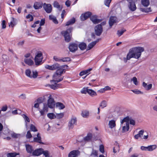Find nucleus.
<instances>
[{
	"mask_svg": "<svg viewBox=\"0 0 157 157\" xmlns=\"http://www.w3.org/2000/svg\"><path fill=\"white\" fill-rule=\"evenodd\" d=\"M43 149L40 148L36 149L33 152V155L35 156H39L43 153Z\"/></svg>",
	"mask_w": 157,
	"mask_h": 157,
	"instance_id": "nucleus-16",
	"label": "nucleus"
},
{
	"mask_svg": "<svg viewBox=\"0 0 157 157\" xmlns=\"http://www.w3.org/2000/svg\"><path fill=\"white\" fill-rule=\"evenodd\" d=\"M129 117L128 116L125 117L121 121V127L122 128V132H125L128 131L129 129Z\"/></svg>",
	"mask_w": 157,
	"mask_h": 157,
	"instance_id": "nucleus-3",
	"label": "nucleus"
},
{
	"mask_svg": "<svg viewBox=\"0 0 157 157\" xmlns=\"http://www.w3.org/2000/svg\"><path fill=\"white\" fill-rule=\"evenodd\" d=\"M48 111V107L46 104H44V106L42 110H40L41 116L44 115L45 113H47Z\"/></svg>",
	"mask_w": 157,
	"mask_h": 157,
	"instance_id": "nucleus-18",
	"label": "nucleus"
},
{
	"mask_svg": "<svg viewBox=\"0 0 157 157\" xmlns=\"http://www.w3.org/2000/svg\"><path fill=\"white\" fill-rule=\"evenodd\" d=\"M88 93L91 96H94L97 95L95 91L91 89L88 90Z\"/></svg>",
	"mask_w": 157,
	"mask_h": 157,
	"instance_id": "nucleus-39",
	"label": "nucleus"
},
{
	"mask_svg": "<svg viewBox=\"0 0 157 157\" xmlns=\"http://www.w3.org/2000/svg\"><path fill=\"white\" fill-rule=\"evenodd\" d=\"M53 6L54 7L57 8L59 10H61L62 8L60 7L59 3L56 1L54 2Z\"/></svg>",
	"mask_w": 157,
	"mask_h": 157,
	"instance_id": "nucleus-37",
	"label": "nucleus"
},
{
	"mask_svg": "<svg viewBox=\"0 0 157 157\" xmlns=\"http://www.w3.org/2000/svg\"><path fill=\"white\" fill-rule=\"evenodd\" d=\"M52 83H54V85H49V86H50V87L52 89H53L54 90L57 89L58 87V84H57V83L56 84H55L54 83V82H52Z\"/></svg>",
	"mask_w": 157,
	"mask_h": 157,
	"instance_id": "nucleus-47",
	"label": "nucleus"
},
{
	"mask_svg": "<svg viewBox=\"0 0 157 157\" xmlns=\"http://www.w3.org/2000/svg\"><path fill=\"white\" fill-rule=\"evenodd\" d=\"M99 39H98L96 41H93L90 43L87 46L88 50H89L91 49L97 43V42H98Z\"/></svg>",
	"mask_w": 157,
	"mask_h": 157,
	"instance_id": "nucleus-26",
	"label": "nucleus"
},
{
	"mask_svg": "<svg viewBox=\"0 0 157 157\" xmlns=\"http://www.w3.org/2000/svg\"><path fill=\"white\" fill-rule=\"evenodd\" d=\"M70 58L69 57H65L62 58L61 59V61L63 62H67L70 61Z\"/></svg>",
	"mask_w": 157,
	"mask_h": 157,
	"instance_id": "nucleus-62",
	"label": "nucleus"
},
{
	"mask_svg": "<svg viewBox=\"0 0 157 157\" xmlns=\"http://www.w3.org/2000/svg\"><path fill=\"white\" fill-rule=\"evenodd\" d=\"M140 10L141 11L145 13H148L151 11L150 8H140Z\"/></svg>",
	"mask_w": 157,
	"mask_h": 157,
	"instance_id": "nucleus-46",
	"label": "nucleus"
},
{
	"mask_svg": "<svg viewBox=\"0 0 157 157\" xmlns=\"http://www.w3.org/2000/svg\"><path fill=\"white\" fill-rule=\"evenodd\" d=\"M157 146L156 145H151L148 146V151H151L155 149Z\"/></svg>",
	"mask_w": 157,
	"mask_h": 157,
	"instance_id": "nucleus-33",
	"label": "nucleus"
},
{
	"mask_svg": "<svg viewBox=\"0 0 157 157\" xmlns=\"http://www.w3.org/2000/svg\"><path fill=\"white\" fill-rule=\"evenodd\" d=\"M144 50V48L141 47H136L130 49L127 56V57L124 58V61L126 63L127 60L132 58L139 59L141 56V53Z\"/></svg>",
	"mask_w": 157,
	"mask_h": 157,
	"instance_id": "nucleus-1",
	"label": "nucleus"
},
{
	"mask_svg": "<svg viewBox=\"0 0 157 157\" xmlns=\"http://www.w3.org/2000/svg\"><path fill=\"white\" fill-rule=\"evenodd\" d=\"M131 91L133 92L134 93L136 94H143V93L141 92L140 90L137 89L132 90Z\"/></svg>",
	"mask_w": 157,
	"mask_h": 157,
	"instance_id": "nucleus-54",
	"label": "nucleus"
},
{
	"mask_svg": "<svg viewBox=\"0 0 157 157\" xmlns=\"http://www.w3.org/2000/svg\"><path fill=\"white\" fill-rule=\"evenodd\" d=\"M26 137L27 138L29 139L32 137V135L30 133V131H28L26 135Z\"/></svg>",
	"mask_w": 157,
	"mask_h": 157,
	"instance_id": "nucleus-61",
	"label": "nucleus"
},
{
	"mask_svg": "<svg viewBox=\"0 0 157 157\" xmlns=\"http://www.w3.org/2000/svg\"><path fill=\"white\" fill-rule=\"evenodd\" d=\"M92 69L90 68L87 70L82 71L79 73V75L80 76H82L83 75H86L87 74L89 73L90 71Z\"/></svg>",
	"mask_w": 157,
	"mask_h": 157,
	"instance_id": "nucleus-36",
	"label": "nucleus"
},
{
	"mask_svg": "<svg viewBox=\"0 0 157 157\" xmlns=\"http://www.w3.org/2000/svg\"><path fill=\"white\" fill-rule=\"evenodd\" d=\"M92 136V134L91 133H88L87 136L83 138V140L82 141V142L86 143L87 142L90 141L91 140Z\"/></svg>",
	"mask_w": 157,
	"mask_h": 157,
	"instance_id": "nucleus-14",
	"label": "nucleus"
},
{
	"mask_svg": "<svg viewBox=\"0 0 157 157\" xmlns=\"http://www.w3.org/2000/svg\"><path fill=\"white\" fill-rule=\"evenodd\" d=\"M19 153H16L15 152H10L8 153L6 155L7 157H15L17 155H19Z\"/></svg>",
	"mask_w": 157,
	"mask_h": 157,
	"instance_id": "nucleus-29",
	"label": "nucleus"
},
{
	"mask_svg": "<svg viewBox=\"0 0 157 157\" xmlns=\"http://www.w3.org/2000/svg\"><path fill=\"white\" fill-rule=\"evenodd\" d=\"M142 4L145 7H147L150 4L149 0H141Z\"/></svg>",
	"mask_w": 157,
	"mask_h": 157,
	"instance_id": "nucleus-32",
	"label": "nucleus"
},
{
	"mask_svg": "<svg viewBox=\"0 0 157 157\" xmlns=\"http://www.w3.org/2000/svg\"><path fill=\"white\" fill-rule=\"evenodd\" d=\"M43 6L44 10L47 13H50L52 12V7L50 4L44 3Z\"/></svg>",
	"mask_w": 157,
	"mask_h": 157,
	"instance_id": "nucleus-8",
	"label": "nucleus"
},
{
	"mask_svg": "<svg viewBox=\"0 0 157 157\" xmlns=\"http://www.w3.org/2000/svg\"><path fill=\"white\" fill-rule=\"evenodd\" d=\"M75 21V19L74 17L72 18L69 20L66 23V26H68L69 25H72L74 24Z\"/></svg>",
	"mask_w": 157,
	"mask_h": 157,
	"instance_id": "nucleus-31",
	"label": "nucleus"
},
{
	"mask_svg": "<svg viewBox=\"0 0 157 157\" xmlns=\"http://www.w3.org/2000/svg\"><path fill=\"white\" fill-rule=\"evenodd\" d=\"M64 70L62 68H59L57 70L53 76L52 80H51V82H54L56 83L60 82L63 80V76L62 75L64 72Z\"/></svg>",
	"mask_w": 157,
	"mask_h": 157,
	"instance_id": "nucleus-2",
	"label": "nucleus"
},
{
	"mask_svg": "<svg viewBox=\"0 0 157 157\" xmlns=\"http://www.w3.org/2000/svg\"><path fill=\"white\" fill-rule=\"evenodd\" d=\"M43 59L42 54L41 52L39 51L37 52L35 58V61L36 65H39L40 64Z\"/></svg>",
	"mask_w": 157,
	"mask_h": 157,
	"instance_id": "nucleus-5",
	"label": "nucleus"
},
{
	"mask_svg": "<svg viewBox=\"0 0 157 157\" xmlns=\"http://www.w3.org/2000/svg\"><path fill=\"white\" fill-rule=\"evenodd\" d=\"M91 15V13L89 12H86L84 14H82L80 16L81 21H84L90 17Z\"/></svg>",
	"mask_w": 157,
	"mask_h": 157,
	"instance_id": "nucleus-15",
	"label": "nucleus"
},
{
	"mask_svg": "<svg viewBox=\"0 0 157 157\" xmlns=\"http://www.w3.org/2000/svg\"><path fill=\"white\" fill-rule=\"evenodd\" d=\"M129 3L128 6L129 9L132 11H135L136 9V7L135 2L133 0H127Z\"/></svg>",
	"mask_w": 157,
	"mask_h": 157,
	"instance_id": "nucleus-11",
	"label": "nucleus"
},
{
	"mask_svg": "<svg viewBox=\"0 0 157 157\" xmlns=\"http://www.w3.org/2000/svg\"><path fill=\"white\" fill-rule=\"evenodd\" d=\"M145 132L143 130H141L139 131L138 134L135 135L134 136V138L136 139H138L139 138H140L142 139L143 136L144 135Z\"/></svg>",
	"mask_w": 157,
	"mask_h": 157,
	"instance_id": "nucleus-20",
	"label": "nucleus"
},
{
	"mask_svg": "<svg viewBox=\"0 0 157 157\" xmlns=\"http://www.w3.org/2000/svg\"><path fill=\"white\" fill-rule=\"evenodd\" d=\"M30 129L33 132H36L37 131L36 127L33 124H31L30 125Z\"/></svg>",
	"mask_w": 157,
	"mask_h": 157,
	"instance_id": "nucleus-50",
	"label": "nucleus"
},
{
	"mask_svg": "<svg viewBox=\"0 0 157 157\" xmlns=\"http://www.w3.org/2000/svg\"><path fill=\"white\" fill-rule=\"evenodd\" d=\"M22 116L24 118V119L25 120V126L27 128L28 127V123H29L30 122V120L29 118L25 114H23L22 115Z\"/></svg>",
	"mask_w": 157,
	"mask_h": 157,
	"instance_id": "nucleus-24",
	"label": "nucleus"
},
{
	"mask_svg": "<svg viewBox=\"0 0 157 157\" xmlns=\"http://www.w3.org/2000/svg\"><path fill=\"white\" fill-rule=\"evenodd\" d=\"M56 106L59 109H62L65 107V105L62 103L57 102L56 104Z\"/></svg>",
	"mask_w": 157,
	"mask_h": 157,
	"instance_id": "nucleus-28",
	"label": "nucleus"
},
{
	"mask_svg": "<svg viewBox=\"0 0 157 157\" xmlns=\"http://www.w3.org/2000/svg\"><path fill=\"white\" fill-rule=\"evenodd\" d=\"M25 147L26 150L28 153H33V149L31 145L29 144H26Z\"/></svg>",
	"mask_w": 157,
	"mask_h": 157,
	"instance_id": "nucleus-23",
	"label": "nucleus"
},
{
	"mask_svg": "<svg viewBox=\"0 0 157 157\" xmlns=\"http://www.w3.org/2000/svg\"><path fill=\"white\" fill-rule=\"evenodd\" d=\"M25 73L27 76L30 78H32V74L31 70L29 69H27L26 70Z\"/></svg>",
	"mask_w": 157,
	"mask_h": 157,
	"instance_id": "nucleus-42",
	"label": "nucleus"
},
{
	"mask_svg": "<svg viewBox=\"0 0 157 157\" xmlns=\"http://www.w3.org/2000/svg\"><path fill=\"white\" fill-rule=\"evenodd\" d=\"M43 6V3L41 2H36L34 3L33 7L35 10H37L41 8Z\"/></svg>",
	"mask_w": 157,
	"mask_h": 157,
	"instance_id": "nucleus-19",
	"label": "nucleus"
},
{
	"mask_svg": "<svg viewBox=\"0 0 157 157\" xmlns=\"http://www.w3.org/2000/svg\"><path fill=\"white\" fill-rule=\"evenodd\" d=\"M119 151V144H117L116 146L113 148V152L114 153H116L118 152Z\"/></svg>",
	"mask_w": 157,
	"mask_h": 157,
	"instance_id": "nucleus-41",
	"label": "nucleus"
},
{
	"mask_svg": "<svg viewBox=\"0 0 157 157\" xmlns=\"http://www.w3.org/2000/svg\"><path fill=\"white\" fill-rule=\"evenodd\" d=\"M2 29H5L6 27V21L5 20H3L2 21Z\"/></svg>",
	"mask_w": 157,
	"mask_h": 157,
	"instance_id": "nucleus-64",
	"label": "nucleus"
},
{
	"mask_svg": "<svg viewBox=\"0 0 157 157\" xmlns=\"http://www.w3.org/2000/svg\"><path fill=\"white\" fill-rule=\"evenodd\" d=\"M52 70H55L56 69H58L59 68H61L59 66V65L57 63H56L52 65Z\"/></svg>",
	"mask_w": 157,
	"mask_h": 157,
	"instance_id": "nucleus-44",
	"label": "nucleus"
},
{
	"mask_svg": "<svg viewBox=\"0 0 157 157\" xmlns=\"http://www.w3.org/2000/svg\"><path fill=\"white\" fill-rule=\"evenodd\" d=\"M42 154L44 155L45 157H51L49 155V152L48 151L43 150Z\"/></svg>",
	"mask_w": 157,
	"mask_h": 157,
	"instance_id": "nucleus-51",
	"label": "nucleus"
},
{
	"mask_svg": "<svg viewBox=\"0 0 157 157\" xmlns=\"http://www.w3.org/2000/svg\"><path fill=\"white\" fill-rule=\"evenodd\" d=\"M33 141L40 144H43L41 140V137L39 133L37 135V137L34 138Z\"/></svg>",
	"mask_w": 157,
	"mask_h": 157,
	"instance_id": "nucleus-22",
	"label": "nucleus"
},
{
	"mask_svg": "<svg viewBox=\"0 0 157 157\" xmlns=\"http://www.w3.org/2000/svg\"><path fill=\"white\" fill-rule=\"evenodd\" d=\"M77 119L76 117L72 116L68 123V128L69 130L72 129L74 126L77 124Z\"/></svg>",
	"mask_w": 157,
	"mask_h": 157,
	"instance_id": "nucleus-6",
	"label": "nucleus"
},
{
	"mask_svg": "<svg viewBox=\"0 0 157 157\" xmlns=\"http://www.w3.org/2000/svg\"><path fill=\"white\" fill-rule=\"evenodd\" d=\"M48 99V100L47 106L51 109L53 108L55 106V104L54 100L53 98H52L51 95H50Z\"/></svg>",
	"mask_w": 157,
	"mask_h": 157,
	"instance_id": "nucleus-7",
	"label": "nucleus"
},
{
	"mask_svg": "<svg viewBox=\"0 0 157 157\" xmlns=\"http://www.w3.org/2000/svg\"><path fill=\"white\" fill-rule=\"evenodd\" d=\"M140 149L142 151H148V146H141L140 147Z\"/></svg>",
	"mask_w": 157,
	"mask_h": 157,
	"instance_id": "nucleus-63",
	"label": "nucleus"
},
{
	"mask_svg": "<svg viewBox=\"0 0 157 157\" xmlns=\"http://www.w3.org/2000/svg\"><path fill=\"white\" fill-rule=\"evenodd\" d=\"M126 31V30L125 29L119 30L117 31V34L119 36H120Z\"/></svg>",
	"mask_w": 157,
	"mask_h": 157,
	"instance_id": "nucleus-53",
	"label": "nucleus"
},
{
	"mask_svg": "<svg viewBox=\"0 0 157 157\" xmlns=\"http://www.w3.org/2000/svg\"><path fill=\"white\" fill-rule=\"evenodd\" d=\"M112 0H105L104 1V3L105 5L109 7V4L111 2Z\"/></svg>",
	"mask_w": 157,
	"mask_h": 157,
	"instance_id": "nucleus-55",
	"label": "nucleus"
},
{
	"mask_svg": "<svg viewBox=\"0 0 157 157\" xmlns=\"http://www.w3.org/2000/svg\"><path fill=\"white\" fill-rule=\"evenodd\" d=\"M81 115L83 117L87 118L89 116V112L87 110H84L82 112Z\"/></svg>",
	"mask_w": 157,
	"mask_h": 157,
	"instance_id": "nucleus-35",
	"label": "nucleus"
},
{
	"mask_svg": "<svg viewBox=\"0 0 157 157\" xmlns=\"http://www.w3.org/2000/svg\"><path fill=\"white\" fill-rule=\"evenodd\" d=\"M107 105L106 101L105 100H103L100 103V106L102 108H103L106 106Z\"/></svg>",
	"mask_w": 157,
	"mask_h": 157,
	"instance_id": "nucleus-43",
	"label": "nucleus"
},
{
	"mask_svg": "<svg viewBox=\"0 0 157 157\" xmlns=\"http://www.w3.org/2000/svg\"><path fill=\"white\" fill-rule=\"evenodd\" d=\"M32 78H36L37 76V73L36 71H33L32 75Z\"/></svg>",
	"mask_w": 157,
	"mask_h": 157,
	"instance_id": "nucleus-57",
	"label": "nucleus"
},
{
	"mask_svg": "<svg viewBox=\"0 0 157 157\" xmlns=\"http://www.w3.org/2000/svg\"><path fill=\"white\" fill-rule=\"evenodd\" d=\"M53 59L56 62H61V59L56 56H54Z\"/></svg>",
	"mask_w": 157,
	"mask_h": 157,
	"instance_id": "nucleus-58",
	"label": "nucleus"
},
{
	"mask_svg": "<svg viewBox=\"0 0 157 157\" xmlns=\"http://www.w3.org/2000/svg\"><path fill=\"white\" fill-rule=\"evenodd\" d=\"M73 28L70 27L66 31H63L61 32L65 40L67 42H69L72 38L71 32Z\"/></svg>",
	"mask_w": 157,
	"mask_h": 157,
	"instance_id": "nucleus-4",
	"label": "nucleus"
},
{
	"mask_svg": "<svg viewBox=\"0 0 157 157\" xmlns=\"http://www.w3.org/2000/svg\"><path fill=\"white\" fill-rule=\"evenodd\" d=\"M78 46L81 50H84L86 48V44L82 42L79 44Z\"/></svg>",
	"mask_w": 157,
	"mask_h": 157,
	"instance_id": "nucleus-38",
	"label": "nucleus"
},
{
	"mask_svg": "<svg viewBox=\"0 0 157 157\" xmlns=\"http://www.w3.org/2000/svg\"><path fill=\"white\" fill-rule=\"evenodd\" d=\"M55 116L56 118L58 119H59L63 117L64 116V113H56Z\"/></svg>",
	"mask_w": 157,
	"mask_h": 157,
	"instance_id": "nucleus-45",
	"label": "nucleus"
},
{
	"mask_svg": "<svg viewBox=\"0 0 157 157\" xmlns=\"http://www.w3.org/2000/svg\"><path fill=\"white\" fill-rule=\"evenodd\" d=\"M88 90L87 88L84 87L81 90V92L82 94H86L88 93Z\"/></svg>",
	"mask_w": 157,
	"mask_h": 157,
	"instance_id": "nucleus-52",
	"label": "nucleus"
},
{
	"mask_svg": "<svg viewBox=\"0 0 157 157\" xmlns=\"http://www.w3.org/2000/svg\"><path fill=\"white\" fill-rule=\"evenodd\" d=\"M97 18V17L96 15H93L90 17V19L94 24H98L102 20L98 19Z\"/></svg>",
	"mask_w": 157,
	"mask_h": 157,
	"instance_id": "nucleus-17",
	"label": "nucleus"
},
{
	"mask_svg": "<svg viewBox=\"0 0 157 157\" xmlns=\"http://www.w3.org/2000/svg\"><path fill=\"white\" fill-rule=\"evenodd\" d=\"M131 81L133 82L134 84L137 86L138 84V82L137 81V79L136 77H134L132 79H131Z\"/></svg>",
	"mask_w": 157,
	"mask_h": 157,
	"instance_id": "nucleus-49",
	"label": "nucleus"
},
{
	"mask_svg": "<svg viewBox=\"0 0 157 157\" xmlns=\"http://www.w3.org/2000/svg\"><path fill=\"white\" fill-rule=\"evenodd\" d=\"M16 24V19L13 17H12L10 22L9 24V26H10L12 27H13Z\"/></svg>",
	"mask_w": 157,
	"mask_h": 157,
	"instance_id": "nucleus-34",
	"label": "nucleus"
},
{
	"mask_svg": "<svg viewBox=\"0 0 157 157\" xmlns=\"http://www.w3.org/2000/svg\"><path fill=\"white\" fill-rule=\"evenodd\" d=\"M99 150L102 153H104L105 151L104 150V147L103 145H101L100 146Z\"/></svg>",
	"mask_w": 157,
	"mask_h": 157,
	"instance_id": "nucleus-59",
	"label": "nucleus"
},
{
	"mask_svg": "<svg viewBox=\"0 0 157 157\" xmlns=\"http://www.w3.org/2000/svg\"><path fill=\"white\" fill-rule=\"evenodd\" d=\"M10 134L11 135V136L14 138H17L18 136L19 135L18 134L13 132H11L10 133Z\"/></svg>",
	"mask_w": 157,
	"mask_h": 157,
	"instance_id": "nucleus-56",
	"label": "nucleus"
},
{
	"mask_svg": "<svg viewBox=\"0 0 157 157\" xmlns=\"http://www.w3.org/2000/svg\"><path fill=\"white\" fill-rule=\"evenodd\" d=\"M142 86L147 90H150L152 87V84H151L147 85V84L144 82H143Z\"/></svg>",
	"mask_w": 157,
	"mask_h": 157,
	"instance_id": "nucleus-25",
	"label": "nucleus"
},
{
	"mask_svg": "<svg viewBox=\"0 0 157 157\" xmlns=\"http://www.w3.org/2000/svg\"><path fill=\"white\" fill-rule=\"evenodd\" d=\"M78 48V44L74 43L70 44L69 46L70 51L72 52H75L77 50Z\"/></svg>",
	"mask_w": 157,
	"mask_h": 157,
	"instance_id": "nucleus-9",
	"label": "nucleus"
},
{
	"mask_svg": "<svg viewBox=\"0 0 157 157\" xmlns=\"http://www.w3.org/2000/svg\"><path fill=\"white\" fill-rule=\"evenodd\" d=\"M27 19H29L30 21H32L33 20V17L31 14H29L26 16Z\"/></svg>",
	"mask_w": 157,
	"mask_h": 157,
	"instance_id": "nucleus-60",
	"label": "nucleus"
},
{
	"mask_svg": "<svg viewBox=\"0 0 157 157\" xmlns=\"http://www.w3.org/2000/svg\"><path fill=\"white\" fill-rule=\"evenodd\" d=\"M24 62L25 63L29 66L32 65L33 64V62L30 59L25 58L24 59Z\"/></svg>",
	"mask_w": 157,
	"mask_h": 157,
	"instance_id": "nucleus-27",
	"label": "nucleus"
},
{
	"mask_svg": "<svg viewBox=\"0 0 157 157\" xmlns=\"http://www.w3.org/2000/svg\"><path fill=\"white\" fill-rule=\"evenodd\" d=\"M55 115L53 113H49L47 114L48 117L52 119L56 118Z\"/></svg>",
	"mask_w": 157,
	"mask_h": 157,
	"instance_id": "nucleus-48",
	"label": "nucleus"
},
{
	"mask_svg": "<svg viewBox=\"0 0 157 157\" xmlns=\"http://www.w3.org/2000/svg\"><path fill=\"white\" fill-rule=\"evenodd\" d=\"M49 19L50 20L52 21L55 24L58 23V21L55 16L53 15H50L49 16Z\"/></svg>",
	"mask_w": 157,
	"mask_h": 157,
	"instance_id": "nucleus-30",
	"label": "nucleus"
},
{
	"mask_svg": "<svg viewBox=\"0 0 157 157\" xmlns=\"http://www.w3.org/2000/svg\"><path fill=\"white\" fill-rule=\"evenodd\" d=\"M98 155V151L93 149L90 156L92 157H97Z\"/></svg>",
	"mask_w": 157,
	"mask_h": 157,
	"instance_id": "nucleus-40",
	"label": "nucleus"
},
{
	"mask_svg": "<svg viewBox=\"0 0 157 157\" xmlns=\"http://www.w3.org/2000/svg\"><path fill=\"white\" fill-rule=\"evenodd\" d=\"M108 126L109 128L112 129L116 126V120H112L109 121Z\"/></svg>",
	"mask_w": 157,
	"mask_h": 157,
	"instance_id": "nucleus-21",
	"label": "nucleus"
},
{
	"mask_svg": "<svg viewBox=\"0 0 157 157\" xmlns=\"http://www.w3.org/2000/svg\"><path fill=\"white\" fill-rule=\"evenodd\" d=\"M102 27L101 25H98L95 27V32L97 36H100L102 33Z\"/></svg>",
	"mask_w": 157,
	"mask_h": 157,
	"instance_id": "nucleus-10",
	"label": "nucleus"
},
{
	"mask_svg": "<svg viewBox=\"0 0 157 157\" xmlns=\"http://www.w3.org/2000/svg\"><path fill=\"white\" fill-rule=\"evenodd\" d=\"M117 22V18L115 16H111L109 21V26L111 28L112 26Z\"/></svg>",
	"mask_w": 157,
	"mask_h": 157,
	"instance_id": "nucleus-12",
	"label": "nucleus"
},
{
	"mask_svg": "<svg viewBox=\"0 0 157 157\" xmlns=\"http://www.w3.org/2000/svg\"><path fill=\"white\" fill-rule=\"evenodd\" d=\"M80 152L78 150H74L71 151L68 154V157H77L79 155Z\"/></svg>",
	"mask_w": 157,
	"mask_h": 157,
	"instance_id": "nucleus-13",
	"label": "nucleus"
}]
</instances>
